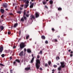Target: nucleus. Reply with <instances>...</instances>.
<instances>
[{
	"mask_svg": "<svg viewBox=\"0 0 73 73\" xmlns=\"http://www.w3.org/2000/svg\"><path fill=\"white\" fill-rule=\"evenodd\" d=\"M36 67L37 69H38L40 68V60L37 59L36 60Z\"/></svg>",
	"mask_w": 73,
	"mask_h": 73,
	"instance_id": "obj_1",
	"label": "nucleus"
},
{
	"mask_svg": "<svg viewBox=\"0 0 73 73\" xmlns=\"http://www.w3.org/2000/svg\"><path fill=\"white\" fill-rule=\"evenodd\" d=\"M25 46V43H21L20 45V46L21 49H23L24 48Z\"/></svg>",
	"mask_w": 73,
	"mask_h": 73,
	"instance_id": "obj_2",
	"label": "nucleus"
},
{
	"mask_svg": "<svg viewBox=\"0 0 73 73\" xmlns=\"http://www.w3.org/2000/svg\"><path fill=\"white\" fill-rule=\"evenodd\" d=\"M61 66L62 68H64L65 66V62H60Z\"/></svg>",
	"mask_w": 73,
	"mask_h": 73,
	"instance_id": "obj_3",
	"label": "nucleus"
},
{
	"mask_svg": "<svg viewBox=\"0 0 73 73\" xmlns=\"http://www.w3.org/2000/svg\"><path fill=\"white\" fill-rule=\"evenodd\" d=\"M40 16V14H39V13L37 12H36L35 13V16L36 18H37V17H38L39 16Z\"/></svg>",
	"mask_w": 73,
	"mask_h": 73,
	"instance_id": "obj_4",
	"label": "nucleus"
},
{
	"mask_svg": "<svg viewBox=\"0 0 73 73\" xmlns=\"http://www.w3.org/2000/svg\"><path fill=\"white\" fill-rule=\"evenodd\" d=\"M26 13H25V10L24 11V14H23V17H24V19L25 20H27V17H25V15Z\"/></svg>",
	"mask_w": 73,
	"mask_h": 73,
	"instance_id": "obj_5",
	"label": "nucleus"
},
{
	"mask_svg": "<svg viewBox=\"0 0 73 73\" xmlns=\"http://www.w3.org/2000/svg\"><path fill=\"white\" fill-rule=\"evenodd\" d=\"M29 16V11H27L26 13V16L27 17H28Z\"/></svg>",
	"mask_w": 73,
	"mask_h": 73,
	"instance_id": "obj_6",
	"label": "nucleus"
},
{
	"mask_svg": "<svg viewBox=\"0 0 73 73\" xmlns=\"http://www.w3.org/2000/svg\"><path fill=\"white\" fill-rule=\"evenodd\" d=\"M23 54H24V52H23V51H22L19 54V56H20L21 57V56H23Z\"/></svg>",
	"mask_w": 73,
	"mask_h": 73,
	"instance_id": "obj_7",
	"label": "nucleus"
},
{
	"mask_svg": "<svg viewBox=\"0 0 73 73\" xmlns=\"http://www.w3.org/2000/svg\"><path fill=\"white\" fill-rule=\"evenodd\" d=\"M3 7L4 8H7V3H4L3 5Z\"/></svg>",
	"mask_w": 73,
	"mask_h": 73,
	"instance_id": "obj_8",
	"label": "nucleus"
},
{
	"mask_svg": "<svg viewBox=\"0 0 73 73\" xmlns=\"http://www.w3.org/2000/svg\"><path fill=\"white\" fill-rule=\"evenodd\" d=\"M3 29H4V27L3 26L0 27V32L1 31H3Z\"/></svg>",
	"mask_w": 73,
	"mask_h": 73,
	"instance_id": "obj_9",
	"label": "nucleus"
},
{
	"mask_svg": "<svg viewBox=\"0 0 73 73\" xmlns=\"http://www.w3.org/2000/svg\"><path fill=\"white\" fill-rule=\"evenodd\" d=\"M31 20H32V19H35V16L33 15H31Z\"/></svg>",
	"mask_w": 73,
	"mask_h": 73,
	"instance_id": "obj_10",
	"label": "nucleus"
},
{
	"mask_svg": "<svg viewBox=\"0 0 73 73\" xmlns=\"http://www.w3.org/2000/svg\"><path fill=\"white\" fill-rule=\"evenodd\" d=\"M3 46L1 47L0 48V52H3Z\"/></svg>",
	"mask_w": 73,
	"mask_h": 73,
	"instance_id": "obj_11",
	"label": "nucleus"
},
{
	"mask_svg": "<svg viewBox=\"0 0 73 73\" xmlns=\"http://www.w3.org/2000/svg\"><path fill=\"white\" fill-rule=\"evenodd\" d=\"M20 6V9H21V10H22V9H23V7H24V5H21Z\"/></svg>",
	"mask_w": 73,
	"mask_h": 73,
	"instance_id": "obj_12",
	"label": "nucleus"
},
{
	"mask_svg": "<svg viewBox=\"0 0 73 73\" xmlns=\"http://www.w3.org/2000/svg\"><path fill=\"white\" fill-rule=\"evenodd\" d=\"M27 52L28 53H31V51L30 49H27Z\"/></svg>",
	"mask_w": 73,
	"mask_h": 73,
	"instance_id": "obj_13",
	"label": "nucleus"
},
{
	"mask_svg": "<svg viewBox=\"0 0 73 73\" xmlns=\"http://www.w3.org/2000/svg\"><path fill=\"white\" fill-rule=\"evenodd\" d=\"M33 5H34V3H32V4L30 6V8H32L33 7Z\"/></svg>",
	"mask_w": 73,
	"mask_h": 73,
	"instance_id": "obj_14",
	"label": "nucleus"
},
{
	"mask_svg": "<svg viewBox=\"0 0 73 73\" xmlns=\"http://www.w3.org/2000/svg\"><path fill=\"white\" fill-rule=\"evenodd\" d=\"M34 58H33L31 61V63H33V61H34Z\"/></svg>",
	"mask_w": 73,
	"mask_h": 73,
	"instance_id": "obj_15",
	"label": "nucleus"
},
{
	"mask_svg": "<svg viewBox=\"0 0 73 73\" xmlns=\"http://www.w3.org/2000/svg\"><path fill=\"white\" fill-rule=\"evenodd\" d=\"M41 37L42 39H43L44 40H45V37L44 36H42Z\"/></svg>",
	"mask_w": 73,
	"mask_h": 73,
	"instance_id": "obj_16",
	"label": "nucleus"
},
{
	"mask_svg": "<svg viewBox=\"0 0 73 73\" xmlns=\"http://www.w3.org/2000/svg\"><path fill=\"white\" fill-rule=\"evenodd\" d=\"M0 11L2 13H3L4 12V10L3 9H1Z\"/></svg>",
	"mask_w": 73,
	"mask_h": 73,
	"instance_id": "obj_17",
	"label": "nucleus"
},
{
	"mask_svg": "<svg viewBox=\"0 0 73 73\" xmlns=\"http://www.w3.org/2000/svg\"><path fill=\"white\" fill-rule=\"evenodd\" d=\"M62 68L61 66H60V67L58 68V70H61V68Z\"/></svg>",
	"mask_w": 73,
	"mask_h": 73,
	"instance_id": "obj_18",
	"label": "nucleus"
},
{
	"mask_svg": "<svg viewBox=\"0 0 73 73\" xmlns=\"http://www.w3.org/2000/svg\"><path fill=\"white\" fill-rule=\"evenodd\" d=\"M25 69L26 70H30V67L26 68H25Z\"/></svg>",
	"mask_w": 73,
	"mask_h": 73,
	"instance_id": "obj_19",
	"label": "nucleus"
},
{
	"mask_svg": "<svg viewBox=\"0 0 73 73\" xmlns=\"http://www.w3.org/2000/svg\"><path fill=\"white\" fill-rule=\"evenodd\" d=\"M17 13H19V14H21V11H17Z\"/></svg>",
	"mask_w": 73,
	"mask_h": 73,
	"instance_id": "obj_20",
	"label": "nucleus"
},
{
	"mask_svg": "<svg viewBox=\"0 0 73 73\" xmlns=\"http://www.w3.org/2000/svg\"><path fill=\"white\" fill-rule=\"evenodd\" d=\"M29 37V35H27L26 36V38L27 40L28 39V38Z\"/></svg>",
	"mask_w": 73,
	"mask_h": 73,
	"instance_id": "obj_21",
	"label": "nucleus"
},
{
	"mask_svg": "<svg viewBox=\"0 0 73 73\" xmlns=\"http://www.w3.org/2000/svg\"><path fill=\"white\" fill-rule=\"evenodd\" d=\"M17 26V23L15 24L14 25V27L16 28Z\"/></svg>",
	"mask_w": 73,
	"mask_h": 73,
	"instance_id": "obj_22",
	"label": "nucleus"
},
{
	"mask_svg": "<svg viewBox=\"0 0 73 73\" xmlns=\"http://www.w3.org/2000/svg\"><path fill=\"white\" fill-rule=\"evenodd\" d=\"M51 63L52 62L51 61H49L48 62V64L49 65H50V64H51Z\"/></svg>",
	"mask_w": 73,
	"mask_h": 73,
	"instance_id": "obj_23",
	"label": "nucleus"
},
{
	"mask_svg": "<svg viewBox=\"0 0 73 73\" xmlns=\"http://www.w3.org/2000/svg\"><path fill=\"white\" fill-rule=\"evenodd\" d=\"M15 61H16L17 62L19 63L20 62V60H19V59H16L15 60Z\"/></svg>",
	"mask_w": 73,
	"mask_h": 73,
	"instance_id": "obj_24",
	"label": "nucleus"
},
{
	"mask_svg": "<svg viewBox=\"0 0 73 73\" xmlns=\"http://www.w3.org/2000/svg\"><path fill=\"white\" fill-rule=\"evenodd\" d=\"M13 63L14 65H15V66L17 65V64H16V62H14Z\"/></svg>",
	"mask_w": 73,
	"mask_h": 73,
	"instance_id": "obj_25",
	"label": "nucleus"
},
{
	"mask_svg": "<svg viewBox=\"0 0 73 73\" xmlns=\"http://www.w3.org/2000/svg\"><path fill=\"white\" fill-rule=\"evenodd\" d=\"M42 51L41 50H40V52H39L38 54H42Z\"/></svg>",
	"mask_w": 73,
	"mask_h": 73,
	"instance_id": "obj_26",
	"label": "nucleus"
},
{
	"mask_svg": "<svg viewBox=\"0 0 73 73\" xmlns=\"http://www.w3.org/2000/svg\"><path fill=\"white\" fill-rule=\"evenodd\" d=\"M62 10V8L60 7H59L58 8V11H61Z\"/></svg>",
	"mask_w": 73,
	"mask_h": 73,
	"instance_id": "obj_27",
	"label": "nucleus"
},
{
	"mask_svg": "<svg viewBox=\"0 0 73 73\" xmlns=\"http://www.w3.org/2000/svg\"><path fill=\"white\" fill-rule=\"evenodd\" d=\"M28 5H29V4H27V5H25V8H27V7H28Z\"/></svg>",
	"mask_w": 73,
	"mask_h": 73,
	"instance_id": "obj_28",
	"label": "nucleus"
},
{
	"mask_svg": "<svg viewBox=\"0 0 73 73\" xmlns=\"http://www.w3.org/2000/svg\"><path fill=\"white\" fill-rule=\"evenodd\" d=\"M1 56L3 57V58H4V56H5V54H2L1 55Z\"/></svg>",
	"mask_w": 73,
	"mask_h": 73,
	"instance_id": "obj_29",
	"label": "nucleus"
},
{
	"mask_svg": "<svg viewBox=\"0 0 73 73\" xmlns=\"http://www.w3.org/2000/svg\"><path fill=\"white\" fill-rule=\"evenodd\" d=\"M56 58L57 60H60V57H59V56L56 57Z\"/></svg>",
	"mask_w": 73,
	"mask_h": 73,
	"instance_id": "obj_30",
	"label": "nucleus"
},
{
	"mask_svg": "<svg viewBox=\"0 0 73 73\" xmlns=\"http://www.w3.org/2000/svg\"><path fill=\"white\" fill-rule=\"evenodd\" d=\"M50 4H53V1H50Z\"/></svg>",
	"mask_w": 73,
	"mask_h": 73,
	"instance_id": "obj_31",
	"label": "nucleus"
},
{
	"mask_svg": "<svg viewBox=\"0 0 73 73\" xmlns=\"http://www.w3.org/2000/svg\"><path fill=\"white\" fill-rule=\"evenodd\" d=\"M21 21H24V20L23 18H21Z\"/></svg>",
	"mask_w": 73,
	"mask_h": 73,
	"instance_id": "obj_32",
	"label": "nucleus"
},
{
	"mask_svg": "<svg viewBox=\"0 0 73 73\" xmlns=\"http://www.w3.org/2000/svg\"><path fill=\"white\" fill-rule=\"evenodd\" d=\"M31 56L33 58H34V59H35V56H34L33 54H32Z\"/></svg>",
	"mask_w": 73,
	"mask_h": 73,
	"instance_id": "obj_33",
	"label": "nucleus"
},
{
	"mask_svg": "<svg viewBox=\"0 0 73 73\" xmlns=\"http://www.w3.org/2000/svg\"><path fill=\"white\" fill-rule=\"evenodd\" d=\"M45 44H48V41L47 40H46L45 41Z\"/></svg>",
	"mask_w": 73,
	"mask_h": 73,
	"instance_id": "obj_34",
	"label": "nucleus"
},
{
	"mask_svg": "<svg viewBox=\"0 0 73 73\" xmlns=\"http://www.w3.org/2000/svg\"><path fill=\"white\" fill-rule=\"evenodd\" d=\"M54 41H55V42H57V40L56 39H55L54 40Z\"/></svg>",
	"mask_w": 73,
	"mask_h": 73,
	"instance_id": "obj_35",
	"label": "nucleus"
},
{
	"mask_svg": "<svg viewBox=\"0 0 73 73\" xmlns=\"http://www.w3.org/2000/svg\"><path fill=\"white\" fill-rule=\"evenodd\" d=\"M45 66L46 67L47 66H48V64L46 63L45 64Z\"/></svg>",
	"mask_w": 73,
	"mask_h": 73,
	"instance_id": "obj_36",
	"label": "nucleus"
},
{
	"mask_svg": "<svg viewBox=\"0 0 73 73\" xmlns=\"http://www.w3.org/2000/svg\"><path fill=\"white\" fill-rule=\"evenodd\" d=\"M29 3V1H27V2H26V3L28 4V3Z\"/></svg>",
	"mask_w": 73,
	"mask_h": 73,
	"instance_id": "obj_37",
	"label": "nucleus"
},
{
	"mask_svg": "<svg viewBox=\"0 0 73 73\" xmlns=\"http://www.w3.org/2000/svg\"><path fill=\"white\" fill-rule=\"evenodd\" d=\"M52 31H53H53H54V28H52Z\"/></svg>",
	"mask_w": 73,
	"mask_h": 73,
	"instance_id": "obj_38",
	"label": "nucleus"
},
{
	"mask_svg": "<svg viewBox=\"0 0 73 73\" xmlns=\"http://www.w3.org/2000/svg\"><path fill=\"white\" fill-rule=\"evenodd\" d=\"M0 66H4V65L1 63H0Z\"/></svg>",
	"mask_w": 73,
	"mask_h": 73,
	"instance_id": "obj_39",
	"label": "nucleus"
},
{
	"mask_svg": "<svg viewBox=\"0 0 73 73\" xmlns=\"http://www.w3.org/2000/svg\"><path fill=\"white\" fill-rule=\"evenodd\" d=\"M54 67V68H56V67H57V65H54L53 66Z\"/></svg>",
	"mask_w": 73,
	"mask_h": 73,
	"instance_id": "obj_40",
	"label": "nucleus"
},
{
	"mask_svg": "<svg viewBox=\"0 0 73 73\" xmlns=\"http://www.w3.org/2000/svg\"><path fill=\"white\" fill-rule=\"evenodd\" d=\"M37 58H40V56L39 55H38L37 56Z\"/></svg>",
	"mask_w": 73,
	"mask_h": 73,
	"instance_id": "obj_41",
	"label": "nucleus"
},
{
	"mask_svg": "<svg viewBox=\"0 0 73 73\" xmlns=\"http://www.w3.org/2000/svg\"><path fill=\"white\" fill-rule=\"evenodd\" d=\"M3 16H4V15H2L1 16V18H2V19L3 18Z\"/></svg>",
	"mask_w": 73,
	"mask_h": 73,
	"instance_id": "obj_42",
	"label": "nucleus"
},
{
	"mask_svg": "<svg viewBox=\"0 0 73 73\" xmlns=\"http://www.w3.org/2000/svg\"><path fill=\"white\" fill-rule=\"evenodd\" d=\"M8 35H10V34H11V32H8Z\"/></svg>",
	"mask_w": 73,
	"mask_h": 73,
	"instance_id": "obj_43",
	"label": "nucleus"
},
{
	"mask_svg": "<svg viewBox=\"0 0 73 73\" xmlns=\"http://www.w3.org/2000/svg\"><path fill=\"white\" fill-rule=\"evenodd\" d=\"M43 4H46V3L45 2H43Z\"/></svg>",
	"mask_w": 73,
	"mask_h": 73,
	"instance_id": "obj_44",
	"label": "nucleus"
},
{
	"mask_svg": "<svg viewBox=\"0 0 73 73\" xmlns=\"http://www.w3.org/2000/svg\"><path fill=\"white\" fill-rule=\"evenodd\" d=\"M13 48L14 49H15V48H16V46H13Z\"/></svg>",
	"mask_w": 73,
	"mask_h": 73,
	"instance_id": "obj_45",
	"label": "nucleus"
},
{
	"mask_svg": "<svg viewBox=\"0 0 73 73\" xmlns=\"http://www.w3.org/2000/svg\"><path fill=\"white\" fill-rule=\"evenodd\" d=\"M24 51L25 52H26V51H27V50L26 49V48H24Z\"/></svg>",
	"mask_w": 73,
	"mask_h": 73,
	"instance_id": "obj_46",
	"label": "nucleus"
},
{
	"mask_svg": "<svg viewBox=\"0 0 73 73\" xmlns=\"http://www.w3.org/2000/svg\"><path fill=\"white\" fill-rule=\"evenodd\" d=\"M45 8H48V7H47V6H45Z\"/></svg>",
	"mask_w": 73,
	"mask_h": 73,
	"instance_id": "obj_47",
	"label": "nucleus"
},
{
	"mask_svg": "<svg viewBox=\"0 0 73 73\" xmlns=\"http://www.w3.org/2000/svg\"><path fill=\"white\" fill-rule=\"evenodd\" d=\"M40 70H42V68H40Z\"/></svg>",
	"mask_w": 73,
	"mask_h": 73,
	"instance_id": "obj_48",
	"label": "nucleus"
},
{
	"mask_svg": "<svg viewBox=\"0 0 73 73\" xmlns=\"http://www.w3.org/2000/svg\"><path fill=\"white\" fill-rule=\"evenodd\" d=\"M10 60H11V59H12V57H10Z\"/></svg>",
	"mask_w": 73,
	"mask_h": 73,
	"instance_id": "obj_49",
	"label": "nucleus"
},
{
	"mask_svg": "<svg viewBox=\"0 0 73 73\" xmlns=\"http://www.w3.org/2000/svg\"><path fill=\"white\" fill-rule=\"evenodd\" d=\"M70 56H71V57H72L73 56V55H72V54H70Z\"/></svg>",
	"mask_w": 73,
	"mask_h": 73,
	"instance_id": "obj_50",
	"label": "nucleus"
},
{
	"mask_svg": "<svg viewBox=\"0 0 73 73\" xmlns=\"http://www.w3.org/2000/svg\"><path fill=\"white\" fill-rule=\"evenodd\" d=\"M11 51V50H8V52H8V53H9V52H10Z\"/></svg>",
	"mask_w": 73,
	"mask_h": 73,
	"instance_id": "obj_51",
	"label": "nucleus"
},
{
	"mask_svg": "<svg viewBox=\"0 0 73 73\" xmlns=\"http://www.w3.org/2000/svg\"><path fill=\"white\" fill-rule=\"evenodd\" d=\"M70 51H71V50L70 49L68 50V52H70Z\"/></svg>",
	"mask_w": 73,
	"mask_h": 73,
	"instance_id": "obj_52",
	"label": "nucleus"
},
{
	"mask_svg": "<svg viewBox=\"0 0 73 73\" xmlns=\"http://www.w3.org/2000/svg\"><path fill=\"white\" fill-rule=\"evenodd\" d=\"M12 70H10V72L11 73H12Z\"/></svg>",
	"mask_w": 73,
	"mask_h": 73,
	"instance_id": "obj_53",
	"label": "nucleus"
},
{
	"mask_svg": "<svg viewBox=\"0 0 73 73\" xmlns=\"http://www.w3.org/2000/svg\"><path fill=\"white\" fill-rule=\"evenodd\" d=\"M52 72H54V70L53 69L52 70Z\"/></svg>",
	"mask_w": 73,
	"mask_h": 73,
	"instance_id": "obj_54",
	"label": "nucleus"
},
{
	"mask_svg": "<svg viewBox=\"0 0 73 73\" xmlns=\"http://www.w3.org/2000/svg\"><path fill=\"white\" fill-rule=\"evenodd\" d=\"M71 53H73V51H71Z\"/></svg>",
	"mask_w": 73,
	"mask_h": 73,
	"instance_id": "obj_55",
	"label": "nucleus"
},
{
	"mask_svg": "<svg viewBox=\"0 0 73 73\" xmlns=\"http://www.w3.org/2000/svg\"><path fill=\"white\" fill-rule=\"evenodd\" d=\"M58 37V38H59L60 37V36H57Z\"/></svg>",
	"mask_w": 73,
	"mask_h": 73,
	"instance_id": "obj_56",
	"label": "nucleus"
},
{
	"mask_svg": "<svg viewBox=\"0 0 73 73\" xmlns=\"http://www.w3.org/2000/svg\"><path fill=\"white\" fill-rule=\"evenodd\" d=\"M5 10H6V11H8V9H5Z\"/></svg>",
	"mask_w": 73,
	"mask_h": 73,
	"instance_id": "obj_57",
	"label": "nucleus"
},
{
	"mask_svg": "<svg viewBox=\"0 0 73 73\" xmlns=\"http://www.w3.org/2000/svg\"><path fill=\"white\" fill-rule=\"evenodd\" d=\"M10 15H12V14L11 13V14H10Z\"/></svg>",
	"mask_w": 73,
	"mask_h": 73,
	"instance_id": "obj_58",
	"label": "nucleus"
},
{
	"mask_svg": "<svg viewBox=\"0 0 73 73\" xmlns=\"http://www.w3.org/2000/svg\"><path fill=\"white\" fill-rule=\"evenodd\" d=\"M32 1H33V0H31Z\"/></svg>",
	"mask_w": 73,
	"mask_h": 73,
	"instance_id": "obj_59",
	"label": "nucleus"
},
{
	"mask_svg": "<svg viewBox=\"0 0 73 73\" xmlns=\"http://www.w3.org/2000/svg\"><path fill=\"white\" fill-rule=\"evenodd\" d=\"M46 1H49V0H46Z\"/></svg>",
	"mask_w": 73,
	"mask_h": 73,
	"instance_id": "obj_60",
	"label": "nucleus"
},
{
	"mask_svg": "<svg viewBox=\"0 0 73 73\" xmlns=\"http://www.w3.org/2000/svg\"><path fill=\"white\" fill-rule=\"evenodd\" d=\"M58 65H60V64L58 63Z\"/></svg>",
	"mask_w": 73,
	"mask_h": 73,
	"instance_id": "obj_61",
	"label": "nucleus"
},
{
	"mask_svg": "<svg viewBox=\"0 0 73 73\" xmlns=\"http://www.w3.org/2000/svg\"><path fill=\"white\" fill-rule=\"evenodd\" d=\"M1 73H4V72H1Z\"/></svg>",
	"mask_w": 73,
	"mask_h": 73,
	"instance_id": "obj_62",
	"label": "nucleus"
},
{
	"mask_svg": "<svg viewBox=\"0 0 73 73\" xmlns=\"http://www.w3.org/2000/svg\"><path fill=\"white\" fill-rule=\"evenodd\" d=\"M1 0H0V1H1Z\"/></svg>",
	"mask_w": 73,
	"mask_h": 73,
	"instance_id": "obj_63",
	"label": "nucleus"
},
{
	"mask_svg": "<svg viewBox=\"0 0 73 73\" xmlns=\"http://www.w3.org/2000/svg\"><path fill=\"white\" fill-rule=\"evenodd\" d=\"M39 1H41V0H39Z\"/></svg>",
	"mask_w": 73,
	"mask_h": 73,
	"instance_id": "obj_64",
	"label": "nucleus"
}]
</instances>
